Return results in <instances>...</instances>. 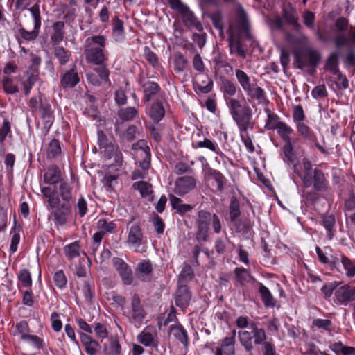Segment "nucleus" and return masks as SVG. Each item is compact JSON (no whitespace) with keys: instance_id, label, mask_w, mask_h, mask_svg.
Masks as SVG:
<instances>
[{"instance_id":"1","label":"nucleus","mask_w":355,"mask_h":355,"mask_svg":"<svg viewBox=\"0 0 355 355\" xmlns=\"http://www.w3.org/2000/svg\"><path fill=\"white\" fill-rule=\"evenodd\" d=\"M211 225L216 234L221 232L220 219L216 213L204 209L199 210L196 220V232L195 234V239L198 243L195 245L192 250L193 259L198 266L199 254L201 252V243L207 242L209 240Z\"/></svg>"},{"instance_id":"2","label":"nucleus","mask_w":355,"mask_h":355,"mask_svg":"<svg viewBox=\"0 0 355 355\" xmlns=\"http://www.w3.org/2000/svg\"><path fill=\"white\" fill-rule=\"evenodd\" d=\"M251 331L246 330L239 331V340L246 352L251 354L254 345H261L263 355H279L276 351L275 345L272 338H268L263 328H259L255 322L250 324Z\"/></svg>"},{"instance_id":"3","label":"nucleus","mask_w":355,"mask_h":355,"mask_svg":"<svg viewBox=\"0 0 355 355\" xmlns=\"http://www.w3.org/2000/svg\"><path fill=\"white\" fill-rule=\"evenodd\" d=\"M236 22L237 24V33H234V27L232 24L230 26L228 31L230 53L231 55L236 53L240 58L245 59L246 51L243 46L241 33H243L248 35L250 34V24L247 13L241 5L236 9Z\"/></svg>"},{"instance_id":"4","label":"nucleus","mask_w":355,"mask_h":355,"mask_svg":"<svg viewBox=\"0 0 355 355\" xmlns=\"http://www.w3.org/2000/svg\"><path fill=\"white\" fill-rule=\"evenodd\" d=\"M227 106L239 131H248V129H253V112L245 101L243 102L239 99L232 101L231 103L227 105Z\"/></svg>"},{"instance_id":"5","label":"nucleus","mask_w":355,"mask_h":355,"mask_svg":"<svg viewBox=\"0 0 355 355\" xmlns=\"http://www.w3.org/2000/svg\"><path fill=\"white\" fill-rule=\"evenodd\" d=\"M106 38L103 35H93L86 39L85 53L88 62L101 65L107 60L103 49Z\"/></svg>"},{"instance_id":"6","label":"nucleus","mask_w":355,"mask_h":355,"mask_svg":"<svg viewBox=\"0 0 355 355\" xmlns=\"http://www.w3.org/2000/svg\"><path fill=\"white\" fill-rule=\"evenodd\" d=\"M41 63L42 58L40 55L33 53H30V64L25 71L24 76L20 78V83L26 96H29L31 89L39 80Z\"/></svg>"},{"instance_id":"7","label":"nucleus","mask_w":355,"mask_h":355,"mask_svg":"<svg viewBox=\"0 0 355 355\" xmlns=\"http://www.w3.org/2000/svg\"><path fill=\"white\" fill-rule=\"evenodd\" d=\"M121 311L123 315L137 328L141 327L146 317V312L141 303L140 297L137 293L132 295L130 305L123 306Z\"/></svg>"},{"instance_id":"8","label":"nucleus","mask_w":355,"mask_h":355,"mask_svg":"<svg viewBox=\"0 0 355 355\" xmlns=\"http://www.w3.org/2000/svg\"><path fill=\"white\" fill-rule=\"evenodd\" d=\"M293 67L304 69L305 67L317 68L322 60L321 53L316 49L306 48L293 52Z\"/></svg>"},{"instance_id":"9","label":"nucleus","mask_w":355,"mask_h":355,"mask_svg":"<svg viewBox=\"0 0 355 355\" xmlns=\"http://www.w3.org/2000/svg\"><path fill=\"white\" fill-rule=\"evenodd\" d=\"M168 4L171 9L176 10L182 16L186 26L198 32L203 31L202 24L187 5L183 3L181 0H168Z\"/></svg>"},{"instance_id":"10","label":"nucleus","mask_w":355,"mask_h":355,"mask_svg":"<svg viewBox=\"0 0 355 355\" xmlns=\"http://www.w3.org/2000/svg\"><path fill=\"white\" fill-rule=\"evenodd\" d=\"M276 130H277V134L284 141V144L282 148L284 162L288 164H293L296 159V154L290 137L293 133V128L283 122V123L279 124Z\"/></svg>"},{"instance_id":"11","label":"nucleus","mask_w":355,"mask_h":355,"mask_svg":"<svg viewBox=\"0 0 355 355\" xmlns=\"http://www.w3.org/2000/svg\"><path fill=\"white\" fill-rule=\"evenodd\" d=\"M138 84L143 93L142 102L144 103L164 98V92L157 82L141 77L138 79Z\"/></svg>"},{"instance_id":"12","label":"nucleus","mask_w":355,"mask_h":355,"mask_svg":"<svg viewBox=\"0 0 355 355\" xmlns=\"http://www.w3.org/2000/svg\"><path fill=\"white\" fill-rule=\"evenodd\" d=\"M236 334V330H234L231 336H226L220 340V346L216 348L215 355H235ZM214 344V343H208L206 347L209 348L212 352H214L213 347Z\"/></svg>"},{"instance_id":"13","label":"nucleus","mask_w":355,"mask_h":355,"mask_svg":"<svg viewBox=\"0 0 355 355\" xmlns=\"http://www.w3.org/2000/svg\"><path fill=\"white\" fill-rule=\"evenodd\" d=\"M49 209H54L51 214L53 217L54 225L57 227L62 226L67 223L69 217L71 214L72 205L58 202L56 206L49 207Z\"/></svg>"},{"instance_id":"14","label":"nucleus","mask_w":355,"mask_h":355,"mask_svg":"<svg viewBox=\"0 0 355 355\" xmlns=\"http://www.w3.org/2000/svg\"><path fill=\"white\" fill-rule=\"evenodd\" d=\"M112 263L123 284L125 286L132 285L134 277L131 267L123 259L119 257H114Z\"/></svg>"},{"instance_id":"15","label":"nucleus","mask_w":355,"mask_h":355,"mask_svg":"<svg viewBox=\"0 0 355 355\" xmlns=\"http://www.w3.org/2000/svg\"><path fill=\"white\" fill-rule=\"evenodd\" d=\"M197 180L191 175L179 177L175 182L173 192L179 196H184L196 187Z\"/></svg>"},{"instance_id":"16","label":"nucleus","mask_w":355,"mask_h":355,"mask_svg":"<svg viewBox=\"0 0 355 355\" xmlns=\"http://www.w3.org/2000/svg\"><path fill=\"white\" fill-rule=\"evenodd\" d=\"M297 132L304 140L314 144L315 147L322 154H328V151L318 141L317 136L314 131L304 122L297 123L296 125Z\"/></svg>"},{"instance_id":"17","label":"nucleus","mask_w":355,"mask_h":355,"mask_svg":"<svg viewBox=\"0 0 355 355\" xmlns=\"http://www.w3.org/2000/svg\"><path fill=\"white\" fill-rule=\"evenodd\" d=\"M147 116L153 122L158 124L165 116L166 110L162 99H156L148 104L145 109Z\"/></svg>"},{"instance_id":"18","label":"nucleus","mask_w":355,"mask_h":355,"mask_svg":"<svg viewBox=\"0 0 355 355\" xmlns=\"http://www.w3.org/2000/svg\"><path fill=\"white\" fill-rule=\"evenodd\" d=\"M282 17L284 22L293 27V31L297 33H300L302 25L299 22V17L297 16L296 8L291 4L288 3L287 6H284L282 8Z\"/></svg>"},{"instance_id":"19","label":"nucleus","mask_w":355,"mask_h":355,"mask_svg":"<svg viewBox=\"0 0 355 355\" xmlns=\"http://www.w3.org/2000/svg\"><path fill=\"white\" fill-rule=\"evenodd\" d=\"M192 293L189 287L186 284H178L175 292V302L177 306L181 309H186L190 304Z\"/></svg>"},{"instance_id":"20","label":"nucleus","mask_w":355,"mask_h":355,"mask_svg":"<svg viewBox=\"0 0 355 355\" xmlns=\"http://www.w3.org/2000/svg\"><path fill=\"white\" fill-rule=\"evenodd\" d=\"M77 67L73 64L60 77V85L64 89L73 88L80 83Z\"/></svg>"},{"instance_id":"21","label":"nucleus","mask_w":355,"mask_h":355,"mask_svg":"<svg viewBox=\"0 0 355 355\" xmlns=\"http://www.w3.org/2000/svg\"><path fill=\"white\" fill-rule=\"evenodd\" d=\"M335 297L340 304L347 306L355 301V286L346 284L339 287L335 291Z\"/></svg>"},{"instance_id":"22","label":"nucleus","mask_w":355,"mask_h":355,"mask_svg":"<svg viewBox=\"0 0 355 355\" xmlns=\"http://www.w3.org/2000/svg\"><path fill=\"white\" fill-rule=\"evenodd\" d=\"M313 187L315 192H324L328 189L329 182L325 173L319 168H315L311 178L309 187Z\"/></svg>"},{"instance_id":"23","label":"nucleus","mask_w":355,"mask_h":355,"mask_svg":"<svg viewBox=\"0 0 355 355\" xmlns=\"http://www.w3.org/2000/svg\"><path fill=\"white\" fill-rule=\"evenodd\" d=\"M153 266L150 260H142L135 268V275L138 279L144 282L153 280Z\"/></svg>"},{"instance_id":"24","label":"nucleus","mask_w":355,"mask_h":355,"mask_svg":"<svg viewBox=\"0 0 355 355\" xmlns=\"http://www.w3.org/2000/svg\"><path fill=\"white\" fill-rule=\"evenodd\" d=\"M302 164L303 168L302 172L300 171L297 168L296 164H293V170L294 172L297 175V176L301 179L303 183V186L305 188H309V185L311 184V178L313 175V165L311 164V162L305 157L302 159Z\"/></svg>"},{"instance_id":"25","label":"nucleus","mask_w":355,"mask_h":355,"mask_svg":"<svg viewBox=\"0 0 355 355\" xmlns=\"http://www.w3.org/2000/svg\"><path fill=\"white\" fill-rule=\"evenodd\" d=\"M168 334L174 337L175 340L180 342L184 348H187L189 345V337L186 329L179 322L175 324H172L168 328Z\"/></svg>"},{"instance_id":"26","label":"nucleus","mask_w":355,"mask_h":355,"mask_svg":"<svg viewBox=\"0 0 355 355\" xmlns=\"http://www.w3.org/2000/svg\"><path fill=\"white\" fill-rule=\"evenodd\" d=\"M56 197L59 202L62 200L64 203L72 205L73 201V187L66 180L61 181L56 190Z\"/></svg>"},{"instance_id":"27","label":"nucleus","mask_w":355,"mask_h":355,"mask_svg":"<svg viewBox=\"0 0 355 355\" xmlns=\"http://www.w3.org/2000/svg\"><path fill=\"white\" fill-rule=\"evenodd\" d=\"M237 85L232 80L223 78L221 79L220 91L223 94L224 100L226 105L231 103L232 101H236V98H233L237 91Z\"/></svg>"},{"instance_id":"28","label":"nucleus","mask_w":355,"mask_h":355,"mask_svg":"<svg viewBox=\"0 0 355 355\" xmlns=\"http://www.w3.org/2000/svg\"><path fill=\"white\" fill-rule=\"evenodd\" d=\"M79 335L86 354L87 355H96L101 347L99 343L84 332H80Z\"/></svg>"},{"instance_id":"29","label":"nucleus","mask_w":355,"mask_h":355,"mask_svg":"<svg viewBox=\"0 0 355 355\" xmlns=\"http://www.w3.org/2000/svg\"><path fill=\"white\" fill-rule=\"evenodd\" d=\"M143 232L140 225L137 223L133 224L129 230L127 243L134 247L139 248L141 245Z\"/></svg>"},{"instance_id":"30","label":"nucleus","mask_w":355,"mask_h":355,"mask_svg":"<svg viewBox=\"0 0 355 355\" xmlns=\"http://www.w3.org/2000/svg\"><path fill=\"white\" fill-rule=\"evenodd\" d=\"M235 284L240 286H245L250 282H257V279L253 277L249 270L243 267H236L234 270Z\"/></svg>"},{"instance_id":"31","label":"nucleus","mask_w":355,"mask_h":355,"mask_svg":"<svg viewBox=\"0 0 355 355\" xmlns=\"http://www.w3.org/2000/svg\"><path fill=\"white\" fill-rule=\"evenodd\" d=\"M61 171L55 164L50 165L44 175V182L49 184H56L63 181Z\"/></svg>"},{"instance_id":"32","label":"nucleus","mask_w":355,"mask_h":355,"mask_svg":"<svg viewBox=\"0 0 355 355\" xmlns=\"http://www.w3.org/2000/svg\"><path fill=\"white\" fill-rule=\"evenodd\" d=\"M259 286V293L261 299V301L266 308H273L276 305V300L272 296L271 292L263 285L261 282H257Z\"/></svg>"},{"instance_id":"33","label":"nucleus","mask_w":355,"mask_h":355,"mask_svg":"<svg viewBox=\"0 0 355 355\" xmlns=\"http://www.w3.org/2000/svg\"><path fill=\"white\" fill-rule=\"evenodd\" d=\"M53 33L51 35V42L53 46H58L63 40L65 35L64 23L59 21L52 25Z\"/></svg>"},{"instance_id":"34","label":"nucleus","mask_w":355,"mask_h":355,"mask_svg":"<svg viewBox=\"0 0 355 355\" xmlns=\"http://www.w3.org/2000/svg\"><path fill=\"white\" fill-rule=\"evenodd\" d=\"M168 198L172 209L176 210V212L181 216L191 211L193 209V206L182 203V200L173 194H169Z\"/></svg>"},{"instance_id":"35","label":"nucleus","mask_w":355,"mask_h":355,"mask_svg":"<svg viewBox=\"0 0 355 355\" xmlns=\"http://www.w3.org/2000/svg\"><path fill=\"white\" fill-rule=\"evenodd\" d=\"M233 223L236 232L241 234L246 239H250L254 236L253 225L249 220H236Z\"/></svg>"},{"instance_id":"36","label":"nucleus","mask_w":355,"mask_h":355,"mask_svg":"<svg viewBox=\"0 0 355 355\" xmlns=\"http://www.w3.org/2000/svg\"><path fill=\"white\" fill-rule=\"evenodd\" d=\"M321 224L326 230L327 239L331 240L336 234V219L334 216L332 214L324 215L322 217Z\"/></svg>"},{"instance_id":"37","label":"nucleus","mask_w":355,"mask_h":355,"mask_svg":"<svg viewBox=\"0 0 355 355\" xmlns=\"http://www.w3.org/2000/svg\"><path fill=\"white\" fill-rule=\"evenodd\" d=\"M351 29L349 37H347L343 34H340L335 37L334 44L336 48L355 45V26L352 27Z\"/></svg>"},{"instance_id":"38","label":"nucleus","mask_w":355,"mask_h":355,"mask_svg":"<svg viewBox=\"0 0 355 355\" xmlns=\"http://www.w3.org/2000/svg\"><path fill=\"white\" fill-rule=\"evenodd\" d=\"M53 54L58 61L60 66H64L71 60V53L63 46H56L53 47Z\"/></svg>"},{"instance_id":"39","label":"nucleus","mask_w":355,"mask_h":355,"mask_svg":"<svg viewBox=\"0 0 355 355\" xmlns=\"http://www.w3.org/2000/svg\"><path fill=\"white\" fill-rule=\"evenodd\" d=\"M134 189L139 191L143 198H148L150 201L153 200L151 184L146 181H137L132 184Z\"/></svg>"},{"instance_id":"40","label":"nucleus","mask_w":355,"mask_h":355,"mask_svg":"<svg viewBox=\"0 0 355 355\" xmlns=\"http://www.w3.org/2000/svg\"><path fill=\"white\" fill-rule=\"evenodd\" d=\"M62 153L61 143L57 139H52L46 148L47 159H55Z\"/></svg>"},{"instance_id":"41","label":"nucleus","mask_w":355,"mask_h":355,"mask_svg":"<svg viewBox=\"0 0 355 355\" xmlns=\"http://www.w3.org/2000/svg\"><path fill=\"white\" fill-rule=\"evenodd\" d=\"M324 69L329 71L331 74L334 76L340 72L339 69L338 54L337 53H332L327 58L324 67Z\"/></svg>"},{"instance_id":"42","label":"nucleus","mask_w":355,"mask_h":355,"mask_svg":"<svg viewBox=\"0 0 355 355\" xmlns=\"http://www.w3.org/2000/svg\"><path fill=\"white\" fill-rule=\"evenodd\" d=\"M3 92L6 94H15L19 92V89L15 81L14 77L11 76H3L1 80Z\"/></svg>"},{"instance_id":"43","label":"nucleus","mask_w":355,"mask_h":355,"mask_svg":"<svg viewBox=\"0 0 355 355\" xmlns=\"http://www.w3.org/2000/svg\"><path fill=\"white\" fill-rule=\"evenodd\" d=\"M340 263L349 278L355 277V259L352 260L344 254H340Z\"/></svg>"},{"instance_id":"44","label":"nucleus","mask_w":355,"mask_h":355,"mask_svg":"<svg viewBox=\"0 0 355 355\" xmlns=\"http://www.w3.org/2000/svg\"><path fill=\"white\" fill-rule=\"evenodd\" d=\"M80 241H76L65 245L63 248L65 256L69 260H72L80 256Z\"/></svg>"},{"instance_id":"45","label":"nucleus","mask_w":355,"mask_h":355,"mask_svg":"<svg viewBox=\"0 0 355 355\" xmlns=\"http://www.w3.org/2000/svg\"><path fill=\"white\" fill-rule=\"evenodd\" d=\"M96 224L98 230L103 232L104 236L107 233H115L117 229V225L114 221L107 222L103 218L99 219Z\"/></svg>"},{"instance_id":"46","label":"nucleus","mask_w":355,"mask_h":355,"mask_svg":"<svg viewBox=\"0 0 355 355\" xmlns=\"http://www.w3.org/2000/svg\"><path fill=\"white\" fill-rule=\"evenodd\" d=\"M193 278L194 272L192 267L189 264H185L179 275L178 284H185Z\"/></svg>"},{"instance_id":"47","label":"nucleus","mask_w":355,"mask_h":355,"mask_svg":"<svg viewBox=\"0 0 355 355\" xmlns=\"http://www.w3.org/2000/svg\"><path fill=\"white\" fill-rule=\"evenodd\" d=\"M41 192L47 198L49 207H53L59 202V199L56 197V190L50 187H45L41 189Z\"/></svg>"},{"instance_id":"48","label":"nucleus","mask_w":355,"mask_h":355,"mask_svg":"<svg viewBox=\"0 0 355 355\" xmlns=\"http://www.w3.org/2000/svg\"><path fill=\"white\" fill-rule=\"evenodd\" d=\"M17 277L22 287L26 288H31L32 287L33 280L29 270L26 268L20 269L17 275Z\"/></svg>"},{"instance_id":"49","label":"nucleus","mask_w":355,"mask_h":355,"mask_svg":"<svg viewBox=\"0 0 355 355\" xmlns=\"http://www.w3.org/2000/svg\"><path fill=\"white\" fill-rule=\"evenodd\" d=\"M245 92L252 99L261 101L266 98V92L263 89L255 84L252 83Z\"/></svg>"},{"instance_id":"50","label":"nucleus","mask_w":355,"mask_h":355,"mask_svg":"<svg viewBox=\"0 0 355 355\" xmlns=\"http://www.w3.org/2000/svg\"><path fill=\"white\" fill-rule=\"evenodd\" d=\"M112 32L116 41L123 39L125 35L123 21L117 16H115L113 19Z\"/></svg>"},{"instance_id":"51","label":"nucleus","mask_w":355,"mask_h":355,"mask_svg":"<svg viewBox=\"0 0 355 355\" xmlns=\"http://www.w3.org/2000/svg\"><path fill=\"white\" fill-rule=\"evenodd\" d=\"M118 116L123 121H132L138 115V110L134 107L121 108L118 111Z\"/></svg>"},{"instance_id":"52","label":"nucleus","mask_w":355,"mask_h":355,"mask_svg":"<svg viewBox=\"0 0 355 355\" xmlns=\"http://www.w3.org/2000/svg\"><path fill=\"white\" fill-rule=\"evenodd\" d=\"M268 112L267 119L264 128L269 130H276L279 126V123H283V121L280 120L279 116L273 112H271L269 110H266Z\"/></svg>"},{"instance_id":"53","label":"nucleus","mask_w":355,"mask_h":355,"mask_svg":"<svg viewBox=\"0 0 355 355\" xmlns=\"http://www.w3.org/2000/svg\"><path fill=\"white\" fill-rule=\"evenodd\" d=\"M139 342L146 347H153L157 348L158 343L155 340L153 335L150 332L142 331L137 336Z\"/></svg>"},{"instance_id":"54","label":"nucleus","mask_w":355,"mask_h":355,"mask_svg":"<svg viewBox=\"0 0 355 355\" xmlns=\"http://www.w3.org/2000/svg\"><path fill=\"white\" fill-rule=\"evenodd\" d=\"M197 147L208 148L220 157L224 155V153L218 146L217 144L207 138H205L203 141H198Z\"/></svg>"},{"instance_id":"55","label":"nucleus","mask_w":355,"mask_h":355,"mask_svg":"<svg viewBox=\"0 0 355 355\" xmlns=\"http://www.w3.org/2000/svg\"><path fill=\"white\" fill-rule=\"evenodd\" d=\"M241 215L240 204L236 197H232L230 204V218L232 222L238 220Z\"/></svg>"},{"instance_id":"56","label":"nucleus","mask_w":355,"mask_h":355,"mask_svg":"<svg viewBox=\"0 0 355 355\" xmlns=\"http://www.w3.org/2000/svg\"><path fill=\"white\" fill-rule=\"evenodd\" d=\"M235 76L238 83L240 84L242 89L245 91L248 89V87L252 84L249 76L243 70L236 69L235 70Z\"/></svg>"},{"instance_id":"57","label":"nucleus","mask_w":355,"mask_h":355,"mask_svg":"<svg viewBox=\"0 0 355 355\" xmlns=\"http://www.w3.org/2000/svg\"><path fill=\"white\" fill-rule=\"evenodd\" d=\"M40 30V28H36V27L33 26V29L31 31H28L21 27L19 29L18 32L23 40L27 42H33L38 37Z\"/></svg>"},{"instance_id":"58","label":"nucleus","mask_w":355,"mask_h":355,"mask_svg":"<svg viewBox=\"0 0 355 355\" xmlns=\"http://www.w3.org/2000/svg\"><path fill=\"white\" fill-rule=\"evenodd\" d=\"M207 17L211 19L215 28L223 32L224 25L221 11L217 10L213 13L208 14Z\"/></svg>"},{"instance_id":"59","label":"nucleus","mask_w":355,"mask_h":355,"mask_svg":"<svg viewBox=\"0 0 355 355\" xmlns=\"http://www.w3.org/2000/svg\"><path fill=\"white\" fill-rule=\"evenodd\" d=\"M82 290L86 300L91 301L94 295L95 287L94 281L92 279L85 280Z\"/></svg>"},{"instance_id":"60","label":"nucleus","mask_w":355,"mask_h":355,"mask_svg":"<svg viewBox=\"0 0 355 355\" xmlns=\"http://www.w3.org/2000/svg\"><path fill=\"white\" fill-rule=\"evenodd\" d=\"M28 10L31 12L33 20L34 27L40 29L42 24V17L40 15L39 3H35L33 6L28 8Z\"/></svg>"},{"instance_id":"61","label":"nucleus","mask_w":355,"mask_h":355,"mask_svg":"<svg viewBox=\"0 0 355 355\" xmlns=\"http://www.w3.org/2000/svg\"><path fill=\"white\" fill-rule=\"evenodd\" d=\"M188 64V60L181 53H178L174 57L175 71L178 72L183 71Z\"/></svg>"},{"instance_id":"62","label":"nucleus","mask_w":355,"mask_h":355,"mask_svg":"<svg viewBox=\"0 0 355 355\" xmlns=\"http://www.w3.org/2000/svg\"><path fill=\"white\" fill-rule=\"evenodd\" d=\"M210 175L217 184L218 191H223L224 189L225 184L227 181L226 178L220 171L218 170H213Z\"/></svg>"},{"instance_id":"63","label":"nucleus","mask_w":355,"mask_h":355,"mask_svg":"<svg viewBox=\"0 0 355 355\" xmlns=\"http://www.w3.org/2000/svg\"><path fill=\"white\" fill-rule=\"evenodd\" d=\"M53 282L55 285L61 290L66 287L67 279L62 270H59L55 272L53 275Z\"/></svg>"},{"instance_id":"64","label":"nucleus","mask_w":355,"mask_h":355,"mask_svg":"<svg viewBox=\"0 0 355 355\" xmlns=\"http://www.w3.org/2000/svg\"><path fill=\"white\" fill-rule=\"evenodd\" d=\"M15 328L17 333L21 335V339L22 340H25L26 339V336L30 335V327L28 322L26 320H21L19 322H17L15 324Z\"/></svg>"}]
</instances>
